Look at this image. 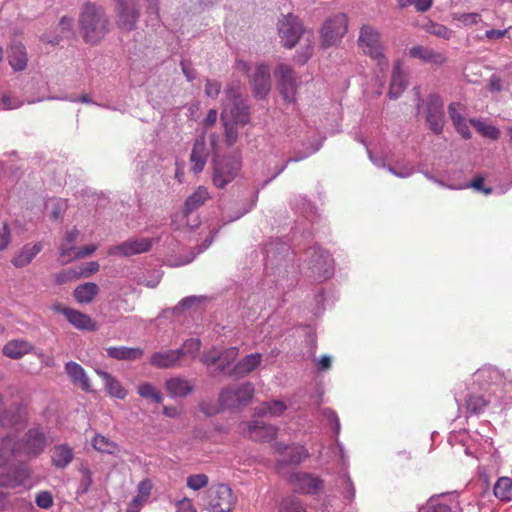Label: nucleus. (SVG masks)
<instances>
[{"label":"nucleus","mask_w":512,"mask_h":512,"mask_svg":"<svg viewBox=\"0 0 512 512\" xmlns=\"http://www.w3.org/2000/svg\"><path fill=\"white\" fill-rule=\"evenodd\" d=\"M201 348V341L199 339L191 338L183 344V347L179 350H182L184 352V355H191L192 357H195L196 354L200 351Z\"/></svg>","instance_id":"603ef678"},{"label":"nucleus","mask_w":512,"mask_h":512,"mask_svg":"<svg viewBox=\"0 0 512 512\" xmlns=\"http://www.w3.org/2000/svg\"><path fill=\"white\" fill-rule=\"evenodd\" d=\"M407 80L401 67V61L394 63L388 96L390 99H397L406 89Z\"/></svg>","instance_id":"4be33fe9"},{"label":"nucleus","mask_w":512,"mask_h":512,"mask_svg":"<svg viewBox=\"0 0 512 512\" xmlns=\"http://www.w3.org/2000/svg\"><path fill=\"white\" fill-rule=\"evenodd\" d=\"M278 34L285 48H293L298 41L304 42V50L297 55V61L304 64L313 54L314 37L311 31L306 30L300 19L289 13L278 22Z\"/></svg>","instance_id":"f03ea898"},{"label":"nucleus","mask_w":512,"mask_h":512,"mask_svg":"<svg viewBox=\"0 0 512 512\" xmlns=\"http://www.w3.org/2000/svg\"><path fill=\"white\" fill-rule=\"evenodd\" d=\"M65 371L73 384L79 385L80 388L85 392L92 391L89 378L80 364L70 361L66 363Z\"/></svg>","instance_id":"b1692460"},{"label":"nucleus","mask_w":512,"mask_h":512,"mask_svg":"<svg viewBox=\"0 0 512 512\" xmlns=\"http://www.w3.org/2000/svg\"><path fill=\"white\" fill-rule=\"evenodd\" d=\"M221 91V84L215 80H207L205 84V94L211 98H217Z\"/></svg>","instance_id":"6e6d98bb"},{"label":"nucleus","mask_w":512,"mask_h":512,"mask_svg":"<svg viewBox=\"0 0 512 512\" xmlns=\"http://www.w3.org/2000/svg\"><path fill=\"white\" fill-rule=\"evenodd\" d=\"M220 357V351H218L216 348H213L207 352H205L201 357V362L209 367L216 363H218Z\"/></svg>","instance_id":"5fc2aeb1"},{"label":"nucleus","mask_w":512,"mask_h":512,"mask_svg":"<svg viewBox=\"0 0 512 512\" xmlns=\"http://www.w3.org/2000/svg\"><path fill=\"white\" fill-rule=\"evenodd\" d=\"M274 449L279 453H282L284 450H287L289 455V463L291 464H299L308 457V452L306 448L300 445L287 447L280 443H276L274 445Z\"/></svg>","instance_id":"e433bc0d"},{"label":"nucleus","mask_w":512,"mask_h":512,"mask_svg":"<svg viewBox=\"0 0 512 512\" xmlns=\"http://www.w3.org/2000/svg\"><path fill=\"white\" fill-rule=\"evenodd\" d=\"M47 446V439L40 428L29 429L21 440L7 436L0 441V459L6 457L26 456L35 458L40 455Z\"/></svg>","instance_id":"7ed1b4c3"},{"label":"nucleus","mask_w":512,"mask_h":512,"mask_svg":"<svg viewBox=\"0 0 512 512\" xmlns=\"http://www.w3.org/2000/svg\"><path fill=\"white\" fill-rule=\"evenodd\" d=\"M476 382L481 389L490 390L493 387H502L507 393L506 377L498 368L493 366H483L475 374Z\"/></svg>","instance_id":"ddd939ff"},{"label":"nucleus","mask_w":512,"mask_h":512,"mask_svg":"<svg viewBox=\"0 0 512 512\" xmlns=\"http://www.w3.org/2000/svg\"><path fill=\"white\" fill-rule=\"evenodd\" d=\"M221 119L224 122V136L228 146H232L238 139V128L234 122H228L225 120L224 113L221 115Z\"/></svg>","instance_id":"de8ad7c7"},{"label":"nucleus","mask_w":512,"mask_h":512,"mask_svg":"<svg viewBox=\"0 0 512 512\" xmlns=\"http://www.w3.org/2000/svg\"><path fill=\"white\" fill-rule=\"evenodd\" d=\"M210 198L209 192L206 187L199 186L184 202L183 214L189 216L193 211L205 204Z\"/></svg>","instance_id":"7c9ffc66"},{"label":"nucleus","mask_w":512,"mask_h":512,"mask_svg":"<svg viewBox=\"0 0 512 512\" xmlns=\"http://www.w3.org/2000/svg\"><path fill=\"white\" fill-rule=\"evenodd\" d=\"M455 126V129L464 139H470L471 138V132L470 129L464 119L457 121L453 123Z\"/></svg>","instance_id":"0e129e2a"},{"label":"nucleus","mask_w":512,"mask_h":512,"mask_svg":"<svg viewBox=\"0 0 512 512\" xmlns=\"http://www.w3.org/2000/svg\"><path fill=\"white\" fill-rule=\"evenodd\" d=\"M232 122L241 126L246 125L250 121L249 108L242 101H237L231 108Z\"/></svg>","instance_id":"79ce46f5"},{"label":"nucleus","mask_w":512,"mask_h":512,"mask_svg":"<svg viewBox=\"0 0 512 512\" xmlns=\"http://www.w3.org/2000/svg\"><path fill=\"white\" fill-rule=\"evenodd\" d=\"M254 385L245 382L234 388L223 389L219 395V403L222 407L232 408L239 404H247L254 395Z\"/></svg>","instance_id":"9b49d317"},{"label":"nucleus","mask_w":512,"mask_h":512,"mask_svg":"<svg viewBox=\"0 0 512 512\" xmlns=\"http://www.w3.org/2000/svg\"><path fill=\"white\" fill-rule=\"evenodd\" d=\"M75 251V247L72 244H68L67 242H63L59 247L60 256L63 258V263H68L73 260V252Z\"/></svg>","instance_id":"4d7b16f0"},{"label":"nucleus","mask_w":512,"mask_h":512,"mask_svg":"<svg viewBox=\"0 0 512 512\" xmlns=\"http://www.w3.org/2000/svg\"><path fill=\"white\" fill-rule=\"evenodd\" d=\"M12 457L0 459V488L15 489L30 477V469L23 464H9Z\"/></svg>","instance_id":"0eeeda50"},{"label":"nucleus","mask_w":512,"mask_h":512,"mask_svg":"<svg viewBox=\"0 0 512 512\" xmlns=\"http://www.w3.org/2000/svg\"><path fill=\"white\" fill-rule=\"evenodd\" d=\"M79 471L82 475V479L80 481V487L83 493L88 492L90 487L93 484L92 471L87 465H81Z\"/></svg>","instance_id":"09e8293b"},{"label":"nucleus","mask_w":512,"mask_h":512,"mask_svg":"<svg viewBox=\"0 0 512 512\" xmlns=\"http://www.w3.org/2000/svg\"><path fill=\"white\" fill-rule=\"evenodd\" d=\"M470 123L477 130V132L485 138L497 140L500 136V130L493 125L486 124L485 122L476 119H471Z\"/></svg>","instance_id":"c03bdc74"},{"label":"nucleus","mask_w":512,"mask_h":512,"mask_svg":"<svg viewBox=\"0 0 512 512\" xmlns=\"http://www.w3.org/2000/svg\"><path fill=\"white\" fill-rule=\"evenodd\" d=\"M96 250H97V246L95 244L85 245L83 247L78 248L74 252L73 258L74 259L85 258L89 255H92Z\"/></svg>","instance_id":"052dcab7"},{"label":"nucleus","mask_w":512,"mask_h":512,"mask_svg":"<svg viewBox=\"0 0 512 512\" xmlns=\"http://www.w3.org/2000/svg\"><path fill=\"white\" fill-rule=\"evenodd\" d=\"M8 62L14 71H23L27 67L28 57L23 44L11 45L8 51Z\"/></svg>","instance_id":"c85d7f7f"},{"label":"nucleus","mask_w":512,"mask_h":512,"mask_svg":"<svg viewBox=\"0 0 512 512\" xmlns=\"http://www.w3.org/2000/svg\"><path fill=\"white\" fill-rule=\"evenodd\" d=\"M42 250V245L40 243L34 244L32 246L25 245L20 252L14 256L11 260L12 264L16 268H22L27 266L31 261L36 257V255Z\"/></svg>","instance_id":"f704fd0d"},{"label":"nucleus","mask_w":512,"mask_h":512,"mask_svg":"<svg viewBox=\"0 0 512 512\" xmlns=\"http://www.w3.org/2000/svg\"><path fill=\"white\" fill-rule=\"evenodd\" d=\"M493 493L500 501L512 500V479L509 477H501L494 485Z\"/></svg>","instance_id":"4c0bfd02"},{"label":"nucleus","mask_w":512,"mask_h":512,"mask_svg":"<svg viewBox=\"0 0 512 512\" xmlns=\"http://www.w3.org/2000/svg\"><path fill=\"white\" fill-rule=\"evenodd\" d=\"M99 288L97 284L92 282H87L85 284L79 285L74 290V297L78 303H90L93 301L95 296L98 294Z\"/></svg>","instance_id":"c9c22d12"},{"label":"nucleus","mask_w":512,"mask_h":512,"mask_svg":"<svg viewBox=\"0 0 512 512\" xmlns=\"http://www.w3.org/2000/svg\"><path fill=\"white\" fill-rule=\"evenodd\" d=\"M286 409L287 406L283 401L274 400L264 403L263 406L258 410V415L262 417L267 415L277 417L280 416Z\"/></svg>","instance_id":"37998d69"},{"label":"nucleus","mask_w":512,"mask_h":512,"mask_svg":"<svg viewBox=\"0 0 512 512\" xmlns=\"http://www.w3.org/2000/svg\"><path fill=\"white\" fill-rule=\"evenodd\" d=\"M152 247V241L149 238L129 239L119 245H115L108 250L109 255H120L129 257L148 252Z\"/></svg>","instance_id":"4468645a"},{"label":"nucleus","mask_w":512,"mask_h":512,"mask_svg":"<svg viewBox=\"0 0 512 512\" xmlns=\"http://www.w3.org/2000/svg\"><path fill=\"white\" fill-rule=\"evenodd\" d=\"M36 505L41 509H49L53 505V496L49 491H41L36 494Z\"/></svg>","instance_id":"3c124183"},{"label":"nucleus","mask_w":512,"mask_h":512,"mask_svg":"<svg viewBox=\"0 0 512 512\" xmlns=\"http://www.w3.org/2000/svg\"><path fill=\"white\" fill-rule=\"evenodd\" d=\"M1 103L6 110L17 109L23 105V101L16 97H11L9 95H3L1 99Z\"/></svg>","instance_id":"13d9d810"},{"label":"nucleus","mask_w":512,"mask_h":512,"mask_svg":"<svg viewBox=\"0 0 512 512\" xmlns=\"http://www.w3.org/2000/svg\"><path fill=\"white\" fill-rule=\"evenodd\" d=\"M67 312L66 319L75 328L86 331H96L98 329L97 323L89 315L72 308Z\"/></svg>","instance_id":"2f4dec72"},{"label":"nucleus","mask_w":512,"mask_h":512,"mask_svg":"<svg viewBox=\"0 0 512 512\" xmlns=\"http://www.w3.org/2000/svg\"><path fill=\"white\" fill-rule=\"evenodd\" d=\"M409 56L434 65H442L446 62V57L442 53L420 45L410 48Z\"/></svg>","instance_id":"a878e982"},{"label":"nucleus","mask_w":512,"mask_h":512,"mask_svg":"<svg viewBox=\"0 0 512 512\" xmlns=\"http://www.w3.org/2000/svg\"><path fill=\"white\" fill-rule=\"evenodd\" d=\"M465 110L464 105L459 102H453L448 106V113L453 123L464 119L462 112Z\"/></svg>","instance_id":"864d4df0"},{"label":"nucleus","mask_w":512,"mask_h":512,"mask_svg":"<svg viewBox=\"0 0 512 512\" xmlns=\"http://www.w3.org/2000/svg\"><path fill=\"white\" fill-rule=\"evenodd\" d=\"M184 356L182 350H166L151 355L150 364L156 368H172Z\"/></svg>","instance_id":"6ab92c4d"},{"label":"nucleus","mask_w":512,"mask_h":512,"mask_svg":"<svg viewBox=\"0 0 512 512\" xmlns=\"http://www.w3.org/2000/svg\"><path fill=\"white\" fill-rule=\"evenodd\" d=\"M200 410L207 416H213L219 412V408L205 401L199 404Z\"/></svg>","instance_id":"774afa93"},{"label":"nucleus","mask_w":512,"mask_h":512,"mask_svg":"<svg viewBox=\"0 0 512 512\" xmlns=\"http://www.w3.org/2000/svg\"><path fill=\"white\" fill-rule=\"evenodd\" d=\"M262 362V355L260 353H252L246 355L239 360L231 369H229L227 376L229 377H244L245 375L253 372Z\"/></svg>","instance_id":"f3484780"},{"label":"nucleus","mask_w":512,"mask_h":512,"mask_svg":"<svg viewBox=\"0 0 512 512\" xmlns=\"http://www.w3.org/2000/svg\"><path fill=\"white\" fill-rule=\"evenodd\" d=\"M224 93H225V97L228 100L235 101V102H237V100L241 96V91H240L239 85H237V86H234V85L228 86L225 89Z\"/></svg>","instance_id":"69168bd1"},{"label":"nucleus","mask_w":512,"mask_h":512,"mask_svg":"<svg viewBox=\"0 0 512 512\" xmlns=\"http://www.w3.org/2000/svg\"><path fill=\"white\" fill-rule=\"evenodd\" d=\"M250 439L260 442H269L276 437L277 428L260 421L250 422L248 425Z\"/></svg>","instance_id":"412c9836"},{"label":"nucleus","mask_w":512,"mask_h":512,"mask_svg":"<svg viewBox=\"0 0 512 512\" xmlns=\"http://www.w3.org/2000/svg\"><path fill=\"white\" fill-rule=\"evenodd\" d=\"M73 458V450L67 444L55 445L51 450V462L56 468H66Z\"/></svg>","instance_id":"c756f323"},{"label":"nucleus","mask_w":512,"mask_h":512,"mask_svg":"<svg viewBox=\"0 0 512 512\" xmlns=\"http://www.w3.org/2000/svg\"><path fill=\"white\" fill-rule=\"evenodd\" d=\"M488 404L489 401L482 395L478 394H469L465 399V408L468 413L473 415H478L484 412Z\"/></svg>","instance_id":"58836bf2"},{"label":"nucleus","mask_w":512,"mask_h":512,"mask_svg":"<svg viewBox=\"0 0 512 512\" xmlns=\"http://www.w3.org/2000/svg\"><path fill=\"white\" fill-rule=\"evenodd\" d=\"M420 512H451V509L446 504H433L429 503L420 509Z\"/></svg>","instance_id":"e2e57ef3"},{"label":"nucleus","mask_w":512,"mask_h":512,"mask_svg":"<svg viewBox=\"0 0 512 512\" xmlns=\"http://www.w3.org/2000/svg\"><path fill=\"white\" fill-rule=\"evenodd\" d=\"M241 167L240 160L235 157H223L214 159L213 183L217 188H224L233 181Z\"/></svg>","instance_id":"1a4fd4ad"},{"label":"nucleus","mask_w":512,"mask_h":512,"mask_svg":"<svg viewBox=\"0 0 512 512\" xmlns=\"http://www.w3.org/2000/svg\"><path fill=\"white\" fill-rule=\"evenodd\" d=\"M27 420V406L22 402H13L0 413V425L16 426Z\"/></svg>","instance_id":"dca6fc26"},{"label":"nucleus","mask_w":512,"mask_h":512,"mask_svg":"<svg viewBox=\"0 0 512 512\" xmlns=\"http://www.w3.org/2000/svg\"><path fill=\"white\" fill-rule=\"evenodd\" d=\"M425 105L426 121L429 128L435 134H441L445 123L443 101L441 97L436 94H430L425 100Z\"/></svg>","instance_id":"f8f14e48"},{"label":"nucleus","mask_w":512,"mask_h":512,"mask_svg":"<svg viewBox=\"0 0 512 512\" xmlns=\"http://www.w3.org/2000/svg\"><path fill=\"white\" fill-rule=\"evenodd\" d=\"M56 29L58 31V35L55 38L52 39L49 35L44 34L42 35L41 40L43 42L56 45L59 44L62 39L70 37L73 34V19L63 16Z\"/></svg>","instance_id":"72a5a7b5"},{"label":"nucleus","mask_w":512,"mask_h":512,"mask_svg":"<svg viewBox=\"0 0 512 512\" xmlns=\"http://www.w3.org/2000/svg\"><path fill=\"white\" fill-rule=\"evenodd\" d=\"M251 85L255 96L258 98H264L269 93L271 89V75L270 69L266 64L260 63L256 65Z\"/></svg>","instance_id":"2eb2a0df"},{"label":"nucleus","mask_w":512,"mask_h":512,"mask_svg":"<svg viewBox=\"0 0 512 512\" xmlns=\"http://www.w3.org/2000/svg\"><path fill=\"white\" fill-rule=\"evenodd\" d=\"M358 46L363 53L371 58L379 68L380 72H386L389 67V60L385 54V46L381 41L379 31L371 25H363L360 28Z\"/></svg>","instance_id":"20e7f679"},{"label":"nucleus","mask_w":512,"mask_h":512,"mask_svg":"<svg viewBox=\"0 0 512 512\" xmlns=\"http://www.w3.org/2000/svg\"><path fill=\"white\" fill-rule=\"evenodd\" d=\"M202 500L204 508L209 512H232L237 503V496L230 486L218 483L206 490Z\"/></svg>","instance_id":"39448f33"},{"label":"nucleus","mask_w":512,"mask_h":512,"mask_svg":"<svg viewBox=\"0 0 512 512\" xmlns=\"http://www.w3.org/2000/svg\"><path fill=\"white\" fill-rule=\"evenodd\" d=\"M79 33L89 45L99 44L110 31V19L106 10L94 3H86L78 17Z\"/></svg>","instance_id":"f257e3e1"},{"label":"nucleus","mask_w":512,"mask_h":512,"mask_svg":"<svg viewBox=\"0 0 512 512\" xmlns=\"http://www.w3.org/2000/svg\"><path fill=\"white\" fill-rule=\"evenodd\" d=\"M239 355V349L237 347H229L220 351V357L218 361V371L227 375L228 368L236 360Z\"/></svg>","instance_id":"ea45409f"},{"label":"nucleus","mask_w":512,"mask_h":512,"mask_svg":"<svg viewBox=\"0 0 512 512\" xmlns=\"http://www.w3.org/2000/svg\"><path fill=\"white\" fill-rule=\"evenodd\" d=\"M96 373L104 381L105 390L111 397L120 400L126 398V396L128 395V391L127 389L124 388V386L118 379H116L113 375L103 370H96Z\"/></svg>","instance_id":"393cba45"},{"label":"nucleus","mask_w":512,"mask_h":512,"mask_svg":"<svg viewBox=\"0 0 512 512\" xmlns=\"http://www.w3.org/2000/svg\"><path fill=\"white\" fill-rule=\"evenodd\" d=\"M153 484L151 480L144 479L139 482L137 486V495L132 499L127 509V512H138L141 507L148 501Z\"/></svg>","instance_id":"cd10ccee"},{"label":"nucleus","mask_w":512,"mask_h":512,"mask_svg":"<svg viewBox=\"0 0 512 512\" xmlns=\"http://www.w3.org/2000/svg\"><path fill=\"white\" fill-rule=\"evenodd\" d=\"M137 393L140 397L145 399H151L155 403H162L163 396L159 390H157L151 383L145 382L138 386Z\"/></svg>","instance_id":"a18cd8bd"},{"label":"nucleus","mask_w":512,"mask_h":512,"mask_svg":"<svg viewBox=\"0 0 512 512\" xmlns=\"http://www.w3.org/2000/svg\"><path fill=\"white\" fill-rule=\"evenodd\" d=\"M208 155L209 151L204 138L201 137L197 139L193 145L190 155L191 170L194 173L198 174L203 171L208 159Z\"/></svg>","instance_id":"aec40b11"},{"label":"nucleus","mask_w":512,"mask_h":512,"mask_svg":"<svg viewBox=\"0 0 512 512\" xmlns=\"http://www.w3.org/2000/svg\"><path fill=\"white\" fill-rule=\"evenodd\" d=\"M176 508V512H197L192 500L187 497L177 501Z\"/></svg>","instance_id":"680f3d73"},{"label":"nucleus","mask_w":512,"mask_h":512,"mask_svg":"<svg viewBox=\"0 0 512 512\" xmlns=\"http://www.w3.org/2000/svg\"><path fill=\"white\" fill-rule=\"evenodd\" d=\"M105 350L108 357L116 360L134 361L140 359L144 354V350L140 347L111 346Z\"/></svg>","instance_id":"bb28decb"},{"label":"nucleus","mask_w":512,"mask_h":512,"mask_svg":"<svg viewBox=\"0 0 512 512\" xmlns=\"http://www.w3.org/2000/svg\"><path fill=\"white\" fill-rule=\"evenodd\" d=\"M165 388L172 397H186L193 391V385L184 378L173 377L165 382Z\"/></svg>","instance_id":"473e14b6"},{"label":"nucleus","mask_w":512,"mask_h":512,"mask_svg":"<svg viewBox=\"0 0 512 512\" xmlns=\"http://www.w3.org/2000/svg\"><path fill=\"white\" fill-rule=\"evenodd\" d=\"M295 489L301 493L314 494L322 488V481L307 473H296L290 477Z\"/></svg>","instance_id":"a211bd4d"},{"label":"nucleus","mask_w":512,"mask_h":512,"mask_svg":"<svg viewBox=\"0 0 512 512\" xmlns=\"http://www.w3.org/2000/svg\"><path fill=\"white\" fill-rule=\"evenodd\" d=\"M348 29V18L343 13H338L327 19L321 28V45L331 47L337 45L344 37Z\"/></svg>","instance_id":"6e6552de"},{"label":"nucleus","mask_w":512,"mask_h":512,"mask_svg":"<svg viewBox=\"0 0 512 512\" xmlns=\"http://www.w3.org/2000/svg\"><path fill=\"white\" fill-rule=\"evenodd\" d=\"M34 346L27 340L13 339L8 341L2 349L3 354L11 359H20L33 351Z\"/></svg>","instance_id":"5701e85b"},{"label":"nucleus","mask_w":512,"mask_h":512,"mask_svg":"<svg viewBox=\"0 0 512 512\" xmlns=\"http://www.w3.org/2000/svg\"><path fill=\"white\" fill-rule=\"evenodd\" d=\"M459 20L465 25H474L480 21V15L477 13H464Z\"/></svg>","instance_id":"338daca9"},{"label":"nucleus","mask_w":512,"mask_h":512,"mask_svg":"<svg viewBox=\"0 0 512 512\" xmlns=\"http://www.w3.org/2000/svg\"><path fill=\"white\" fill-rule=\"evenodd\" d=\"M92 446L101 453L114 454L118 451L117 443L101 434L95 435L92 440Z\"/></svg>","instance_id":"a19ab883"},{"label":"nucleus","mask_w":512,"mask_h":512,"mask_svg":"<svg viewBox=\"0 0 512 512\" xmlns=\"http://www.w3.org/2000/svg\"><path fill=\"white\" fill-rule=\"evenodd\" d=\"M209 484V477L204 473L192 474L186 478L187 488L193 491H199Z\"/></svg>","instance_id":"49530a36"},{"label":"nucleus","mask_w":512,"mask_h":512,"mask_svg":"<svg viewBox=\"0 0 512 512\" xmlns=\"http://www.w3.org/2000/svg\"><path fill=\"white\" fill-rule=\"evenodd\" d=\"M140 10L138 0H115L114 13L120 31L129 33L137 28Z\"/></svg>","instance_id":"423d86ee"},{"label":"nucleus","mask_w":512,"mask_h":512,"mask_svg":"<svg viewBox=\"0 0 512 512\" xmlns=\"http://www.w3.org/2000/svg\"><path fill=\"white\" fill-rule=\"evenodd\" d=\"M274 75L277 80L278 90L283 99L290 103L294 102L298 85L293 68L287 64L281 63L276 67Z\"/></svg>","instance_id":"9d476101"},{"label":"nucleus","mask_w":512,"mask_h":512,"mask_svg":"<svg viewBox=\"0 0 512 512\" xmlns=\"http://www.w3.org/2000/svg\"><path fill=\"white\" fill-rule=\"evenodd\" d=\"M11 241V232L8 224H3L0 228V251L5 250Z\"/></svg>","instance_id":"bf43d9fd"},{"label":"nucleus","mask_w":512,"mask_h":512,"mask_svg":"<svg viewBox=\"0 0 512 512\" xmlns=\"http://www.w3.org/2000/svg\"><path fill=\"white\" fill-rule=\"evenodd\" d=\"M427 32L443 39H449L452 36V31L445 25L431 23L427 26Z\"/></svg>","instance_id":"8fccbe9b"}]
</instances>
